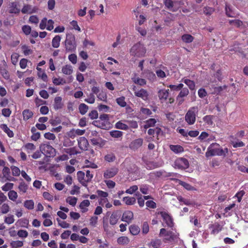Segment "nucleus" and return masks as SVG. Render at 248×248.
Wrapping results in <instances>:
<instances>
[{"mask_svg":"<svg viewBox=\"0 0 248 248\" xmlns=\"http://www.w3.org/2000/svg\"><path fill=\"white\" fill-rule=\"evenodd\" d=\"M228 152V149L227 148L223 149L220 147L218 144L213 143L207 148L205 156L207 157L215 155L225 156Z\"/></svg>","mask_w":248,"mask_h":248,"instance_id":"f257e3e1","label":"nucleus"},{"mask_svg":"<svg viewBox=\"0 0 248 248\" xmlns=\"http://www.w3.org/2000/svg\"><path fill=\"white\" fill-rule=\"evenodd\" d=\"M146 50L144 46L140 43L135 44L130 49L131 55L136 57L140 58L144 56Z\"/></svg>","mask_w":248,"mask_h":248,"instance_id":"f03ea898","label":"nucleus"},{"mask_svg":"<svg viewBox=\"0 0 248 248\" xmlns=\"http://www.w3.org/2000/svg\"><path fill=\"white\" fill-rule=\"evenodd\" d=\"M198 112V107L195 106L190 108L185 115V119L186 122L189 125L193 124L196 121V117Z\"/></svg>","mask_w":248,"mask_h":248,"instance_id":"7ed1b4c3","label":"nucleus"},{"mask_svg":"<svg viewBox=\"0 0 248 248\" xmlns=\"http://www.w3.org/2000/svg\"><path fill=\"white\" fill-rule=\"evenodd\" d=\"M65 46L66 51L67 52H74L76 49V43L75 37L72 34L66 35L65 40Z\"/></svg>","mask_w":248,"mask_h":248,"instance_id":"20e7f679","label":"nucleus"},{"mask_svg":"<svg viewBox=\"0 0 248 248\" xmlns=\"http://www.w3.org/2000/svg\"><path fill=\"white\" fill-rule=\"evenodd\" d=\"M40 150L41 153L48 157H53L55 155L56 150L48 144H42L40 146Z\"/></svg>","mask_w":248,"mask_h":248,"instance_id":"39448f33","label":"nucleus"},{"mask_svg":"<svg viewBox=\"0 0 248 248\" xmlns=\"http://www.w3.org/2000/svg\"><path fill=\"white\" fill-rule=\"evenodd\" d=\"M173 167L179 169H186L189 167V163L186 159L180 157L175 160Z\"/></svg>","mask_w":248,"mask_h":248,"instance_id":"423d86ee","label":"nucleus"},{"mask_svg":"<svg viewBox=\"0 0 248 248\" xmlns=\"http://www.w3.org/2000/svg\"><path fill=\"white\" fill-rule=\"evenodd\" d=\"M133 90L134 92L135 96L137 97L141 98L144 101L148 99L149 93L146 90L143 89L137 90L136 86H134L133 88Z\"/></svg>","mask_w":248,"mask_h":248,"instance_id":"0eeeda50","label":"nucleus"},{"mask_svg":"<svg viewBox=\"0 0 248 248\" xmlns=\"http://www.w3.org/2000/svg\"><path fill=\"white\" fill-rule=\"evenodd\" d=\"M189 90L186 88H183L176 97V101L178 105H181L185 101L184 97L189 94Z\"/></svg>","mask_w":248,"mask_h":248,"instance_id":"6e6552de","label":"nucleus"},{"mask_svg":"<svg viewBox=\"0 0 248 248\" xmlns=\"http://www.w3.org/2000/svg\"><path fill=\"white\" fill-rule=\"evenodd\" d=\"M118 171V169L115 167L108 168L104 171L103 177L107 179L112 178L117 174Z\"/></svg>","mask_w":248,"mask_h":248,"instance_id":"1a4fd4ad","label":"nucleus"},{"mask_svg":"<svg viewBox=\"0 0 248 248\" xmlns=\"http://www.w3.org/2000/svg\"><path fill=\"white\" fill-rule=\"evenodd\" d=\"M160 215L163 219V221L166 224V225L169 227H172L173 222L172 217L167 213L165 212H160Z\"/></svg>","mask_w":248,"mask_h":248,"instance_id":"9d476101","label":"nucleus"},{"mask_svg":"<svg viewBox=\"0 0 248 248\" xmlns=\"http://www.w3.org/2000/svg\"><path fill=\"white\" fill-rule=\"evenodd\" d=\"M78 145L82 150H87L89 145L88 141L85 137H80L78 140Z\"/></svg>","mask_w":248,"mask_h":248,"instance_id":"9b49d317","label":"nucleus"},{"mask_svg":"<svg viewBox=\"0 0 248 248\" xmlns=\"http://www.w3.org/2000/svg\"><path fill=\"white\" fill-rule=\"evenodd\" d=\"M133 218V213L130 211L124 212L122 216V220L129 223Z\"/></svg>","mask_w":248,"mask_h":248,"instance_id":"f8f14e48","label":"nucleus"},{"mask_svg":"<svg viewBox=\"0 0 248 248\" xmlns=\"http://www.w3.org/2000/svg\"><path fill=\"white\" fill-rule=\"evenodd\" d=\"M3 177L6 178L7 180L14 181L15 178L10 176V170L7 167H4L2 170Z\"/></svg>","mask_w":248,"mask_h":248,"instance_id":"ddd939ff","label":"nucleus"},{"mask_svg":"<svg viewBox=\"0 0 248 248\" xmlns=\"http://www.w3.org/2000/svg\"><path fill=\"white\" fill-rule=\"evenodd\" d=\"M169 94V90L162 89L158 92V96L160 100H167Z\"/></svg>","mask_w":248,"mask_h":248,"instance_id":"4468645a","label":"nucleus"},{"mask_svg":"<svg viewBox=\"0 0 248 248\" xmlns=\"http://www.w3.org/2000/svg\"><path fill=\"white\" fill-rule=\"evenodd\" d=\"M120 215L118 211L113 212L109 218V223L111 225H114L117 224L119 219Z\"/></svg>","mask_w":248,"mask_h":248,"instance_id":"2eb2a0df","label":"nucleus"},{"mask_svg":"<svg viewBox=\"0 0 248 248\" xmlns=\"http://www.w3.org/2000/svg\"><path fill=\"white\" fill-rule=\"evenodd\" d=\"M143 143V140L139 138L133 140L129 145L130 148L135 150L140 148Z\"/></svg>","mask_w":248,"mask_h":248,"instance_id":"dca6fc26","label":"nucleus"},{"mask_svg":"<svg viewBox=\"0 0 248 248\" xmlns=\"http://www.w3.org/2000/svg\"><path fill=\"white\" fill-rule=\"evenodd\" d=\"M63 103H62V98L61 96H57L54 98V102L53 104L54 108L58 110L63 107Z\"/></svg>","mask_w":248,"mask_h":248,"instance_id":"f3484780","label":"nucleus"},{"mask_svg":"<svg viewBox=\"0 0 248 248\" xmlns=\"http://www.w3.org/2000/svg\"><path fill=\"white\" fill-rule=\"evenodd\" d=\"M85 173L82 171H78L77 172V177L78 181L84 186H87V183L85 177Z\"/></svg>","mask_w":248,"mask_h":248,"instance_id":"a211bd4d","label":"nucleus"},{"mask_svg":"<svg viewBox=\"0 0 248 248\" xmlns=\"http://www.w3.org/2000/svg\"><path fill=\"white\" fill-rule=\"evenodd\" d=\"M0 127L6 133L9 137L12 138L14 136L13 132L11 130L6 124H1Z\"/></svg>","mask_w":248,"mask_h":248,"instance_id":"6ab92c4d","label":"nucleus"},{"mask_svg":"<svg viewBox=\"0 0 248 248\" xmlns=\"http://www.w3.org/2000/svg\"><path fill=\"white\" fill-rule=\"evenodd\" d=\"M62 71L65 75H70L73 73V68L70 65H66L62 67Z\"/></svg>","mask_w":248,"mask_h":248,"instance_id":"aec40b11","label":"nucleus"},{"mask_svg":"<svg viewBox=\"0 0 248 248\" xmlns=\"http://www.w3.org/2000/svg\"><path fill=\"white\" fill-rule=\"evenodd\" d=\"M85 132V130H81V129H76V130H74V129H73V130L71 131L70 132V137H75L76 135H78V136H81V135H83Z\"/></svg>","mask_w":248,"mask_h":248,"instance_id":"412c9836","label":"nucleus"},{"mask_svg":"<svg viewBox=\"0 0 248 248\" xmlns=\"http://www.w3.org/2000/svg\"><path fill=\"white\" fill-rule=\"evenodd\" d=\"M182 81L188 87L190 90H195V84L193 81L186 78H183L182 79Z\"/></svg>","mask_w":248,"mask_h":248,"instance_id":"4be33fe9","label":"nucleus"},{"mask_svg":"<svg viewBox=\"0 0 248 248\" xmlns=\"http://www.w3.org/2000/svg\"><path fill=\"white\" fill-rule=\"evenodd\" d=\"M61 37L60 35L55 36L52 40V46L54 48H58L60 46Z\"/></svg>","mask_w":248,"mask_h":248,"instance_id":"5701e85b","label":"nucleus"},{"mask_svg":"<svg viewBox=\"0 0 248 248\" xmlns=\"http://www.w3.org/2000/svg\"><path fill=\"white\" fill-rule=\"evenodd\" d=\"M123 200L126 205H133L136 201L135 198L128 196L124 197Z\"/></svg>","mask_w":248,"mask_h":248,"instance_id":"b1692460","label":"nucleus"},{"mask_svg":"<svg viewBox=\"0 0 248 248\" xmlns=\"http://www.w3.org/2000/svg\"><path fill=\"white\" fill-rule=\"evenodd\" d=\"M23 120L27 121L33 116V112L29 109H25L22 112Z\"/></svg>","mask_w":248,"mask_h":248,"instance_id":"393cba45","label":"nucleus"},{"mask_svg":"<svg viewBox=\"0 0 248 248\" xmlns=\"http://www.w3.org/2000/svg\"><path fill=\"white\" fill-rule=\"evenodd\" d=\"M170 149L175 153H180L184 151L183 148L179 145H170Z\"/></svg>","mask_w":248,"mask_h":248,"instance_id":"a878e982","label":"nucleus"},{"mask_svg":"<svg viewBox=\"0 0 248 248\" xmlns=\"http://www.w3.org/2000/svg\"><path fill=\"white\" fill-rule=\"evenodd\" d=\"M161 244V241L159 239L152 240L148 245L153 248H158Z\"/></svg>","mask_w":248,"mask_h":248,"instance_id":"bb28decb","label":"nucleus"},{"mask_svg":"<svg viewBox=\"0 0 248 248\" xmlns=\"http://www.w3.org/2000/svg\"><path fill=\"white\" fill-rule=\"evenodd\" d=\"M214 118L213 115H206L203 117V121L205 123L209 125H212L213 124V120Z\"/></svg>","mask_w":248,"mask_h":248,"instance_id":"cd10ccee","label":"nucleus"},{"mask_svg":"<svg viewBox=\"0 0 248 248\" xmlns=\"http://www.w3.org/2000/svg\"><path fill=\"white\" fill-rule=\"evenodd\" d=\"M109 134L114 138L119 139L122 138L123 132L118 130H112L109 132Z\"/></svg>","mask_w":248,"mask_h":248,"instance_id":"c85d7f7f","label":"nucleus"},{"mask_svg":"<svg viewBox=\"0 0 248 248\" xmlns=\"http://www.w3.org/2000/svg\"><path fill=\"white\" fill-rule=\"evenodd\" d=\"M89 109L88 106L84 103L80 104L78 106L79 113L82 115H84Z\"/></svg>","mask_w":248,"mask_h":248,"instance_id":"c756f323","label":"nucleus"},{"mask_svg":"<svg viewBox=\"0 0 248 248\" xmlns=\"http://www.w3.org/2000/svg\"><path fill=\"white\" fill-rule=\"evenodd\" d=\"M158 163L154 161H148L146 163V168L152 170L159 167Z\"/></svg>","mask_w":248,"mask_h":248,"instance_id":"7c9ffc66","label":"nucleus"},{"mask_svg":"<svg viewBox=\"0 0 248 248\" xmlns=\"http://www.w3.org/2000/svg\"><path fill=\"white\" fill-rule=\"evenodd\" d=\"M194 38L190 34H185L182 35V40L186 43H189L193 41Z\"/></svg>","mask_w":248,"mask_h":248,"instance_id":"2f4dec72","label":"nucleus"},{"mask_svg":"<svg viewBox=\"0 0 248 248\" xmlns=\"http://www.w3.org/2000/svg\"><path fill=\"white\" fill-rule=\"evenodd\" d=\"M229 23L230 25L237 28L242 26L243 24L242 21L239 19L229 20Z\"/></svg>","mask_w":248,"mask_h":248,"instance_id":"473e14b6","label":"nucleus"},{"mask_svg":"<svg viewBox=\"0 0 248 248\" xmlns=\"http://www.w3.org/2000/svg\"><path fill=\"white\" fill-rule=\"evenodd\" d=\"M226 14L228 17H234L235 13L232 10L231 6L229 5L226 4L225 6Z\"/></svg>","mask_w":248,"mask_h":248,"instance_id":"72a5a7b5","label":"nucleus"},{"mask_svg":"<svg viewBox=\"0 0 248 248\" xmlns=\"http://www.w3.org/2000/svg\"><path fill=\"white\" fill-rule=\"evenodd\" d=\"M130 233L134 235L138 234L140 231V228L136 225H131L129 227Z\"/></svg>","mask_w":248,"mask_h":248,"instance_id":"f704fd0d","label":"nucleus"},{"mask_svg":"<svg viewBox=\"0 0 248 248\" xmlns=\"http://www.w3.org/2000/svg\"><path fill=\"white\" fill-rule=\"evenodd\" d=\"M212 233L217 234L221 230L222 227L218 223H215L212 226Z\"/></svg>","mask_w":248,"mask_h":248,"instance_id":"c9c22d12","label":"nucleus"},{"mask_svg":"<svg viewBox=\"0 0 248 248\" xmlns=\"http://www.w3.org/2000/svg\"><path fill=\"white\" fill-rule=\"evenodd\" d=\"M103 141V140L100 137L91 139V142L93 145H101L102 144Z\"/></svg>","mask_w":248,"mask_h":248,"instance_id":"e433bc0d","label":"nucleus"},{"mask_svg":"<svg viewBox=\"0 0 248 248\" xmlns=\"http://www.w3.org/2000/svg\"><path fill=\"white\" fill-rule=\"evenodd\" d=\"M10 245L13 248H20L23 246V242L19 240L13 241L10 243Z\"/></svg>","mask_w":248,"mask_h":248,"instance_id":"4c0bfd02","label":"nucleus"},{"mask_svg":"<svg viewBox=\"0 0 248 248\" xmlns=\"http://www.w3.org/2000/svg\"><path fill=\"white\" fill-rule=\"evenodd\" d=\"M8 196L9 199L12 201H15L18 197L16 192L14 190H10L8 193Z\"/></svg>","mask_w":248,"mask_h":248,"instance_id":"58836bf2","label":"nucleus"},{"mask_svg":"<svg viewBox=\"0 0 248 248\" xmlns=\"http://www.w3.org/2000/svg\"><path fill=\"white\" fill-rule=\"evenodd\" d=\"M24 206L29 210L33 209L34 203L32 200H27L24 203Z\"/></svg>","mask_w":248,"mask_h":248,"instance_id":"ea45409f","label":"nucleus"},{"mask_svg":"<svg viewBox=\"0 0 248 248\" xmlns=\"http://www.w3.org/2000/svg\"><path fill=\"white\" fill-rule=\"evenodd\" d=\"M176 17V15L168 13L164 19V21L166 23H170L171 21L174 20Z\"/></svg>","mask_w":248,"mask_h":248,"instance_id":"a19ab883","label":"nucleus"},{"mask_svg":"<svg viewBox=\"0 0 248 248\" xmlns=\"http://www.w3.org/2000/svg\"><path fill=\"white\" fill-rule=\"evenodd\" d=\"M115 127L117 129H122V130H127L128 129V126L121 122V121H119L116 123L115 125Z\"/></svg>","mask_w":248,"mask_h":248,"instance_id":"79ce46f5","label":"nucleus"},{"mask_svg":"<svg viewBox=\"0 0 248 248\" xmlns=\"http://www.w3.org/2000/svg\"><path fill=\"white\" fill-rule=\"evenodd\" d=\"M179 184L188 190H195V188L190 184L185 182L180 181Z\"/></svg>","mask_w":248,"mask_h":248,"instance_id":"37998d69","label":"nucleus"},{"mask_svg":"<svg viewBox=\"0 0 248 248\" xmlns=\"http://www.w3.org/2000/svg\"><path fill=\"white\" fill-rule=\"evenodd\" d=\"M88 98L84 101L89 104H93L95 102V96L93 93H90L87 95Z\"/></svg>","mask_w":248,"mask_h":248,"instance_id":"c03bdc74","label":"nucleus"},{"mask_svg":"<svg viewBox=\"0 0 248 248\" xmlns=\"http://www.w3.org/2000/svg\"><path fill=\"white\" fill-rule=\"evenodd\" d=\"M77 198L75 197H68L66 199V201L69 204L74 206L77 203Z\"/></svg>","mask_w":248,"mask_h":248,"instance_id":"a18cd8bd","label":"nucleus"},{"mask_svg":"<svg viewBox=\"0 0 248 248\" xmlns=\"http://www.w3.org/2000/svg\"><path fill=\"white\" fill-rule=\"evenodd\" d=\"M117 242L119 244H127L129 242V239L127 237L121 236L118 238Z\"/></svg>","mask_w":248,"mask_h":248,"instance_id":"49530a36","label":"nucleus"},{"mask_svg":"<svg viewBox=\"0 0 248 248\" xmlns=\"http://www.w3.org/2000/svg\"><path fill=\"white\" fill-rule=\"evenodd\" d=\"M21 48L25 56L29 55L30 54H31L32 53V50L31 49H30L28 46L26 45L22 46Z\"/></svg>","mask_w":248,"mask_h":248,"instance_id":"de8ad7c7","label":"nucleus"},{"mask_svg":"<svg viewBox=\"0 0 248 248\" xmlns=\"http://www.w3.org/2000/svg\"><path fill=\"white\" fill-rule=\"evenodd\" d=\"M104 159L106 161L111 162L115 160L116 156L113 154L110 153L106 155L104 157Z\"/></svg>","mask_w":248,"mask_h":248,"instance_id":"09e8293b","label":"nucleus"},{"mask_svg":"<svg viewBox=\"0 0 248 248\" xmlns=\"http://www.w3.org/2000/svg\"><path fill=\"white\" fill-rule=\"evenodd\" d=\"M11 169L12 171V174L13 176H18L20 175V174L21 173V171L19 170V169L15 166H12L11 167Z\"/></svg>","mask_w":248,"mask_h":248,"instance_id":"8fccbe9b","label":"nucleus"},{"mask_svg":"<svg viewBox=\"0 0 248 248\" xmlns=\"http://www.w3.org/2000/svg\"><path fill=\"white\" fill-rule=\"evenodd\" d=\"M14 184L11 183H7L1 187V189L4 191L11 190L13 188Z\"/></svg>","mask_w":248,"mask_h":248,"instance_id":"3c124183","label":"nucleus"},{"mask_svg":"<svg viewBox=\"0 0 248 248\" xmlns=\"http://www.w3.org/2000/svg\"><path fill=\"white\" fill-rule=\"evenodd\" d=\"M4 222L8 224H11L15 222L14 215H9L8 217H5Z\"/></svg>","mask_w":248,"mask_h":248,"instance_id":"603ef678","label":"nucleus"},{"mask_svg":"<svg viewBox=\"0 0 248 248\" xmlns=\"http://www.w3.org/2000/svg\"><path fill=\"white\" fill-rule=\"evenodd\" d=\"M53 83L56 85H59L60 84H65L66 82L64 79L62 78H53Z\"/></svg>","mask_w":248,"mask_h":248,"instance_id":"864d4df0","label":"nucleus"},{"mask_svg":"<svg viewBox=\"0 0 248 248\" xmlns=\"http://www.w3.org/2000/svg\"><path fill=\"white\" fill-rule=\"evenodd\" d=\"M10 206L7 203H4L1 207V213L3 214L7 213L10 211Z\"/></svg>","mask_w":248,"mask_h":248,"instance_id":"5fc2aeb1","label":"nucleus"},{"mask_svg":"<svg viewBox=\"0 0 248 248\" xmlns=\"http://www.w3.org/2000/svg\"><path fill=\"white\" fill-rule=\"evenodd\" d=\"M0 72L2 77L5 79H8L10 77L9 74L5 68H1Z\"/></svg>","mask_w":248,"mask_h":248,"instance_id":"6e6d98bb","label":"nucleus"},{"mask_svg":"<svg viewBox=\"0 0 248 248\" xmlns=\"http://www.w3.org/2000/svg\"><path fill=\"white\" fill-rule=\"evenodd\" d=\"M21 12L23 14H26V13L31 14L32 13L31 6L30 5H24L21 10Z\"/></svg>","mask_w":248,"mask_h":248,"instance_id":"4d7b16f0","label":"nucleus"},{"mask_svg":"<svg viewBox=\"0 0 248 248\" xmlns=\"http://www.w3.org/2000/svg\"><path fill=\"white\" fill-rule=\"evenodd\" d=\"M138 189V187L137 185H134L130 186L128 189H127L125 192L127 194H132L134 192H135Z\"/></svg>","mask_w":248,"mask_h":248,"instance_id":"13d9d810","label":"nucleus"},{"mask_svg":"<svg viewBox=\"0 0 248 248\" xmlns=\"http://www.w3.org/2000/svg\"><path fill=\"white\" fill-rule=\"evenodd\" d=\"M65 152L70 155H75L79 153L76 151L75 147L65 149Z\"/></svg>","mask_w":248,"mask_h":248,"instance_id":"bf43d9fd","label":"nucleus"},{"mask_svg":"<svg viewBox=\"0 0 248 248\" xmlns=\"http://www.w3.org/2000/svg\"><path fill=\"white\" fill-rule=\"evenodd\" d=\"M104 182L108 188H113L115 186V183L112 180H105Z\"/></svg>","mask_w":248,"mask_h":248,"instance_id":"052dcab7","label":"nucleus"},{"mask_svg":"<svg viewBox=\"0 0 248 248\" xmlns=\"http://www.w3.org/2000/svg\"><path fill=\"white\" fill-rule=\"evenodd\" d=\"M141 192L143 194H147L149 190V186L146 185H141L140 187Z\"/></svg>","mask_w":248,"mask_h":248,"instance_id":"680f3d73","label":"nucleus"},{"mask_svg":"<svg viewBox=\"0 0 248 248\" xmlns=\"http://www.w3.org/2000/svg\"><path fill=\"white\" fill-rule=\"evenodd\" d=\"M116 102L118 103L119 105L122 107H124L126 106V103L124 100V97H121L119 98H118L116 99Z\"/></svg>","mask_w":248,"mask_h":248,"instance_id":"e2e57ef3","label":"nucleus"},{"mask_svg":"<svg viewBox=\"0 0 248 248\" xmlns=\"http://www.w3.org/2000/svg\"><path fill=\"white\" fill-rule=\"evenodd\" d=\"M133 81L136 84H139L140 86H143L146 84V81L143 78H135Z\"/></svg>","mask_w":248,"mask_h":248,"instance_id":"0e129e2a","label":"nucleus"},{"mask_svg":"<svg viewBox=\"0 0 248 248\" xmlns=\"http://www.w3.org/2000/svg\"><path fill=\"white\" fill-rule=\"evenodd\" d=\"M166 236L170 237V239L174 240L178 238V234L173 232L171 231H169L166 232Z\"/></svg>","mask_w":248,"mask_h":248,"instance_id":"69168bd1","label":"nucleus"},{"mask_svg":"<svg viewBox=\"0 0 248 248\" xmlns=\"http://www.w3.org/2000/svg\"><path fill=\"white\" fill-rule=\"evenodd\" d=\"M17 235L19 237L21 238H26L28 235V232L27 231L20 230L17 232Z\"/></svg>","mask_w":248,"mask_h":248,"instance_id":"338daca9","label":"nucleus"},{"mask_svg":"<svg viewBox=\"0 0 248 248\" xmlns=\"http://www.w3.org/2000/svg\"><path fill=\"white\" fill-rule=\"evenodd\" d=\"M44 137L48 140H54L56 139V136L53 133L47 132L44 134Z\"/></svg>","mask_w":248,"mask_h":248,"instance_id":"774afa93","label":"nucleus"}]
</instances>
